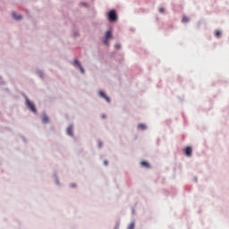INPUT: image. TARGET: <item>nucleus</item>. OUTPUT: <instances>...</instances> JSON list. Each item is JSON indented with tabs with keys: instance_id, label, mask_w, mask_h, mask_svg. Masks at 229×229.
<instances>
[{
	"instance_id": "23",
	"label": "nucleus",
	"mask_w": 229,
	"mask_h": 229,
	"mask_svg": "<svg viewBox=\"0 0 229 229\" xmlns=\"http://www.w3.org/2000/svg\"><path fill=\"white\" fill-rule=\"evenodd\" d=\"M178 81L179 83H182V81H183V80L182 79V76H178Z\"/></svg>"
},
{
	"instance_id": "25",
	"label": "nucleus",
	"mask_w": 229,
	"mask_h": 229,
	"mask_svg": "<svg viewBox=\"0 0 229 229\" xmlns=\"http://www.w3.org/2000/svg\"><path fill=\"white\" fill-rule=\"evenodd\" d=\"M98 148H103V142L98 141Z\"/></svg>"
},
{
	"instance_id": "18",
	"label": "nucleus",
	"mask_w": 229,
	"mask_h": 229,
	"mask_svg": "<svg viewBox=\"0 0 229 229\" xmlns=\"http://www.w3.org/2000/svg\"><path fill=\"white\" fill-rule=\"evenodd\" d=\"M80 6H84L85 8H87V6H89V4L87 2H81Z\"/></svg>"
},
{
	"instance_id": "8",
	"label": "nucleus",
	"mask_w": 229,
	"mask_h": 229,
	"mask_svg": "<svg viewBox=\"0 0 229 229\" xmlns=\"http://www.w3.org/2000/svg\"><path fill=\"white\" fill-rule=\"evenodd\" d=\"M53 178L55 180V185H57L58 187H61L62 183H60V178H58V174L56 173V171L54 172Z\"/></svg>"
},
{
	"instance_id": "24",
	"label": "nucleus",
	"mask_w": 229,
	"mask_h": 229,
	"mask_svg": "<svg viewBox=\"0 0 229 229\" xmlns=\"http://www.w3.org/2000/svg\"><path fill=\"white\" fill-rule=\"evenodd\" d=\"M21 139H22L23 142H28V140L24 136H21Z\"/></svg>"
},
{
	"instance_id": "17",
	"label": "nucleus",
	"mask_w": 229,
	"mask_h": 229,
	"mask_svg": "<svg viewBox=\"0 0 229 229\" xmlns=\"http://www.w3.org/2000/svg\"><path fill=\"white\" fill-rule=\"evenodd\" d=\"M122 47H123V46L121 45V43H117V44L114 45V48H115L117 51L121 50Z\"/></svg>"
},
{
	"instance_id": "10",
	"label": "nucleus",
	"mask_w": 229,
	"mask_h": 229,
	"mask_svg": "<svg viewBox=\"0 0 229 229\" xmlns=\"http://www.w3.org/2000/svg\"><path fill=\"white\" fill-rule=\"evenodd\" d=\"M66 133H67L68 137H74V131L72 130V124H71L69 127H67Z\"/></svg>"
},
{
	"instance_id": "2",
	"label": "nucleus",
	"mask_w": 229,
	"mask_h": 229,
	"mask_svg": "<svg viewBox=\"0 0 229 229\" xmlns=\"http://www.w3.org/2000/svg\"><path fill=\"white\" fill-rule=\"evenodd\" d=\"M114 38V27L109 26L104 34L102 42L104 46H110V40Z\"/></svg>"
},
{
	"instance_id": "29",
	"label": "nucleus",
	"mask_w": 229,
	"mask_h": 229,
	"mask_svg": "<svg viewBox=\"0 0 229 229\" xmlns=\"http://www.w3.org/2000/svg\"><path fill=\"white\" fill-rule=\"evenodd\" d=\"M102 119H106V114H102Z\"/></svg>"
},
{
	"instance_id": "12",
	"label": "nucleus",
	"mask_w": 229,
	"mask_h": 229,
	"mask_svg": "<svg viewBox=\"0 0 229 229\" xmlns=\"http://www.w3.org/2000/svg\"><path fill=\"white\" fill-rule=\"evenodd\" d=\"M214 35L216 38H223V32L220 30H215Z\"/></svg>"
},
{
	"instance_id": "4",
	"label": "nucleus",
	"mask_w": 229,
	"mask_h": 229,
	"mask_svg": "<svg viewBox=\"0 0 229 229\" xmlns=\"http://www.w3.org/2000/svg\"><path fill=\"white\" fill-rule=\"evenodd\" d=\"M72 64L80 71L81 74H85V68L81 65L80 59H74Z\"/></svg>"
},
{
	"instance_id": "3",
	"label": "nucleus",
	"mask_w": 229,
	"mask_h": 229,
	"mask_svg": "<svg viewBox=\"0 0 229 229\" xmlns=\"http://www.w3.org/2000/svg\"><path fill=\"white\" fill-rule=\"evenodd\" d=\"M106 19L110 24H115L117 21H119V14H117V10L115 9H110L106 13Z\"/></svg>"
},
{
	"instance_id": "5",
	"label": "nucleus",
	"mask_w": 229,
	"mask_h": 229,
	"mask_svg": "<svg viewBox=\"0 0 229 229\" xmlns=\"http://www.w3.org/2000/svg\"><path fill=\"white\" fill-rule=\"evenodd\" d=\"M182 153H183L184 157H187L188 158H191L192 157V147L186 146L182 149Z\"/></svg>"
},
{
	"instance_id": "6",
	"label": "nucleus",
	"mask_w": 229,
	"mask_h": 229,
	"mask_svg": "<svg viewBox=\"0 0 229 229\" xmlns=\"http://www.w3.org/2000/svg\"><path fill=\"white\" fill-rule=\"evenodd\" d=\"M41 121L43 124H49V123H51L49 116L47 115V113H46V111H43L41 114Z\"/></svg>"
},
{
	"instance_id": "26",
	"label": "nucleus",
	"mask_w": 229,
	"mask_h": 229,
	"mask_svg": "<svg viewBox=\"0 0 229 229\" xmlns=\"http://www.w3.org/2000/svg\"><path fill=\"white\" fill-rule=\"evenodd\" d=\"M103 164H104V165H108V160H104V162H103Z\"/></svg>"
},
{
	"instance_id": "27",
	"label": "nucleus",
	"mask_w": 229,
	"mask_h": 229,
	"mask_svg": "<svg viewBox=\"0 0 229 229\" xmlns=\"http://www.w3.org/2000/svg\"><path fill=\"white\" fill-rule=\"evenodd\" d=\"M4 90L5 92H10V89H8V88L4 89Z\"/></svg>"
},
{
	"instance_id": "30",
	"label": "nucleus",
	"mask_w": 229,
	"mask_h": 229,
	"mask_svg": "<svg viewBox=\"0 0 229 229\" xmlns=\"http://www.w3.org/2000/svg\"><path fill=\"white\" fill-rule=\"evenodd\" d=\"M182 117H183L184 123H185V114H182Z\"/></svg>"
},
{
	"instance_id": "20",
	"label": "nucleus",
	"mask_w": 229,
	"mask_h": 229,
	"mask_svg": "<svg viewBox=\"0 0 229 229\" xmlns=\"http://www.w3.org/2000/svg\"><path fill=\"white\" fill-rule=\"evenodd\" d=\"M70 187L71 189H76V187H78V184L72 182V183H70Z\"/></svg>"
},
{
	"instance_id": "15",
	"label": "nucleus",
	"mask_w": 229,
	"mask_h": 229,
	"mask_svg": "<svg viewBox=\"0 0 229 229\" xmlns=\"http://www.w3.org/2000/svg\"><path fill=\"white\" fill-rule=\"evenodd\" d=\"M36 74H38V78L44 80V72H42L41 70H37Z\"/></svg>"
},
{
	"instance_id": "14",
	"label": "nucleus",
	"mask_w": 229,
	"mask_h": 229,
	"mask_svg": "<svg viewBox=\"0 0 229 229\" xmlns=\"http://www.w3.org/2000/svg\"><path fill=\"white\" fill-rule=\"evenodd\" d=\"M182 24H187L188 22H191V18L187 17L186 15H183L182 19Z\"/></svg>"
},
{
	"instance_id": "13",
	"label": "nucleus",
	"mask_w": 229,
	"mask_h": 229,
	"mask_svg": "<svg viewBox=\"0 0 229 229\" xmlns=\"http://www.w3.org/2000/svg\"><path fill=\"white\" fill-rule=\"evenodd\" d=\"M138 130L144 131L148 130V125H146V123H140V124H138Z\"/></svg>"
},
{
	"instance_id": "1",
	"label": "nucleus",
	"mask_w": 229,
	"mask_h": 229,
	"mask_svg": "<svg viewBox=\"0 0 229 229\" xmlns=\"http://www.w3.org/2000/svg\"><path fill=\"white\" fill-rule=\"evenodd\" d=\"M21 96L24 98L25 99V106L29 112H31V114H34V115H37L38 114V110L37 109V105L33 103V101L30 100V98L26 95V93L21 92Z\"/></svg>"
},
{
	"instance_id": "16",
	"label": "nucleus",
	"mask_w": 229,
	"mask_h": 229,
	"mask_svg": "<svg viewBox=\"0 0 229 229\" xmlns=\"http://www.w3.org/2000/svg\"><path fill=\"white\" fill-rule=\"evenodd\" d=\"M127 229H135V221L131 222L128 225Z\"/></svg>"
},
{
	"instance_id": "31",
	"label": "nucleus",
	"mask_w": 229,
	"mask_h": 229,
	"mask_svg": "<svg viewBox=\"0 0 229 229\" xmlns=\"http://www.w3.org/2000/svg\"><path fill=\"white\" fill-rule=\"evenodd\" d=\"M132 212H135V209H132Z\"/></svg>"
},
{
	"instance_id": "7",
	"label": "nucleus",
	"mask_w": 229,
	"mask_h": 229,
	"mask_svg": "<svg viewBox=\"0 0 229 229\" xmlns=\"http://www.w3.org/2000/svg\"><path fill=\"white\" fill-rule=\"evenodd\" d=\"M98 96H99V98H102V99H105V101H106V103H112V99L110 98V97H108L106 95V93L105 91L99 90Z\"/></svg>"
},
{
	"instance_id": "21",
	"label": "nucleus",
	"mask_w": 229,
	"mask_h": 229,
	"mask_svg": "<svg viewBox=\"0 0 229 229\" xmlns=\"http://www.w3.org/2000/svg\"><path fill=\"white\" fill-rule=\"evenodd\" d=\"M0 85L3 86V85H6V82H4V81H3V77L0 76Z\"/></svg>"
},
{
	"instance_id": "19",
	"label": "nucleus",
	"mask_w": 229,
	"mask_h": 229,
	"mask_svg": "<svg viewBox=\"0 0 229 229\" xmlns=\"http://www.w3.org/2000/svg\"><path fill=\"white\" fill-rule=\"evenodd\" d=\"M158 12H159V13H165V8L160 7V8L158 9Z\"/></svg>"
},
{
	"instance_id": "22",
	"label": "nucleus",
	"mask_w": 229,
	"mask_h": 229,
	"mask_svg": "<svg viewBox=\"0 0 229 229\" xmlns=\"http://www.w3.org/2000/svg\"><path fill=\"white\" fill-rule=\"evenodd\" d=\"M73 37H80V32H78V31H75L74 33H73Z\"/></svg>"
},
{
	"instance_id": "28",
	"label": "nucleus",
	"mask_w": 229,
	"mask_h": 229,
	"mask_svg": "<svg viewBox=\"0 0 229 229\" xmlns=\"http://www.w3.org/2000/svg\"><path fill=\"white\" fill-rule=\"evenodd\" d=\"M193 182H198V176H195V177L193 178Z\"/></svg>"
},
{
	"instance_id": "9",
	"label": "nucleus",
	"mask_w": 229,
	"mask_h": 229,
	"mask_svg": "<svg viewBox=\"0 0 229 229\" xmlns=\"http://www.w3.org/2000/svg\"><path fill=\"white\" fill-rule=\"evenodd\" d=\"M12 17H13V19L14 20V21H22V14H19V13H15V12H13V13H12Z\"/></svg>"
},
{
	"instance_id": "11",
	"label": "nucleus",
	"mask_w": 229,
	"mask_h": 229,
	"mask_svg": "<svg viewBox=\"0 0 229 229\" xmlns=\"http://www.w3.org/2000/svg\"><path fill=\"white\" fill-rule=\"evenodd\" d=\"M140 165L144 168V169H149L151 167V165L149 164V162L143 160L140 162Z\"/></svg>"
}]
</instances>
